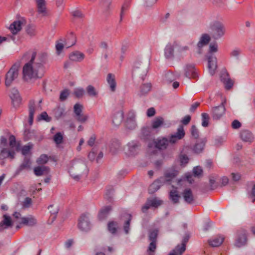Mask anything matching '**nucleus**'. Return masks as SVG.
I'll use <instances>...</instances> for the list:
<instances>
[{"mask_svg":"<svg viewBox=\"0 0 255 255\" xmlns=\"http://www.w3.org/2000/svg\"><path fill=\"white\" fill-rule=\"evenodd\" d=\"M185 76L189 79L198 77L197 70L194 64H187L184 68Z\"/></svg>","mask_w":255,"mask_h":255,"instance_id":"nucleus-15","label":"nucleus"},{"mask_svg":"<svg viewBox=\"0 0 255 255\" xmlns=\"http://www.w3.org/2000/svg\"><path fill=\"white\" fill-rule=\"evenodd\" d=\"M12 225V222L10 217L6 215L3 216V220L0 223V232L4 229L11 227Z\"/></svg>","mask_w":255,"mask_h":255,"instance_id":"nucleus-23","label":"nucleus"},{"mask_svg":"<svg viewBox=\"0 0 255 255\" xmlns=\"http://www.w3.org/2000/svg\"><path fill=\"white\" fill-rule=\"evenodd\" d=\"M180 161L182 165H185L189 161L188 156L185 154H182L180 156Z\"/></svg>","mask_w":255,"mask_h":255,"instance_id":"nucleus-64","label":"nucleus"},{"mask_svg":"<svg viewBox=\"0 0 255 255\" xmlns=\"http://www.w3.org/2000/svg\"><path fill=\"white\" fill-rule=\"evenodd\" d=\"M72 16L75 18H83L84 14L79 10H75L71 12Z\"/></svg>","mask_w":255,"mask_h":255,"instance_id":"nucleus-62","label":"nucleus"},{"mask_svg":"<svg viewBox=\"0 0 255 255\" xmlns=\"http://www.w3.org/2000/svg\"><path fill=\"white\" fill-rule=\"evenodd\" d=\"M193 172L195 176H199L203 173V170L200 166H196L193 168Z\"/></svg>","mask_w":255,"mask_h":255,"instance_id":"nucleus-63","label":"nucleus"},{"mask_svg":"<svg viewBox=\"0 0 255 255\" xmlns=\"http://www.w3.org/2000/svg\"><path fill=\"white\" fill-rule=\"evenodd\" d=\"M178 46V43L174 41L173 43H168L164 49V56L166 59H171L174 57V48Z\"/></svg>","mask_w":255,"mask_h":255,"instance_id":"nucleus-11","label":"nucleus"},{"mask_svg":"<svg viewBox=\"0 0 255 255\" xmlns=\"http://www.w3.org/2000/svg\"><path fill=\"white\" fill-rule=\"evenodd\" d=\"M224 238L221 236H217L209 241V245L213 247L220 246L223 242Z\"/></svg>","mask_w":255,"mask_h":255,"instance_id":"nucleus-29","label":"nucleus"},{"mask_svg":"<svg viewBox=\"0 0 255 255\" xmlns=\"http://www.w3.org/2000/svg\"><path fill=\"white\" fill-rule=\"evenodd\" d=\"M207 142V140L206 138H203L201 139L200 141H198L195 145L193 150L195 152L197 153H199L201 152L204 148L205 143Z\"/></svg>","mask_w":255,"mask_h":255,"instance_id":"nucleus-32","label":"nucleus"},{"mask_svg":"<svg viewBox=\"0 0 255 255\" xmlns=\"http://www.w3.org/2000/svg\"><path fill=\"white\" fill-rule=\"evenodd\" d=\"M53 207H54L53 205H50L48 207V209L49 210V211L51 213L50 219H51L52 222H53V221L55 219L56 217V214L58 212V210H57V208H55L54 210H52V209Z\"/></svg>","mask_w":255,"mask_h":255,"instance_id":"nucleus-54","label":"nucleus"},{"mask_svg":"<svg viewBox=\"0 0 255 255\" xmlns=\"http://www.w3.org/2000/svg\"><path fill=\"white\" fill-rule=\"evenodd\" d=\"M130 4V0H126V1L123 4L120 13V22H122L123 18L125 14V12L128 8Z\"/></svg>","mask_w":255,"mask_h":255,"instance_id":"nucleus-39","label":"nucleus"},{"mask_svg":"<svg viewBox=\"0 0 255 255\" xmlns=\"http://www.w3.org/2000/svg\"><path fill=\"white\" fill-rule=\"evenodd\" d=\"M102 6L103 8V13L105 15H108L110 13V6L112 4V0H102Z\"/></svg>","mask_w":255,"mask_h":255,"instance_id":"nucleus-35","label":"nucleus"},{"mask_svg":"<svg viewBox=\"0 0 255 255\" xmlns=\"http://www.w3.org/2000/svg\"><path fill=\"white\" fill-rule=\"evenodd\" d=\"M34 54L30 58L29 61L26 63L23 67L22 73L23 79L28 81L32 79H36L42 78L43 76V72H40V70L35 67L32 64L33 60L34 59Z\"/></svg>","mask_w":255,"mask_h":255,"instance_id":"nucleus-1","label":"nucleus"},{"mask_svg":"<svg viewBox=\"0 0 255 255\" xmlns=\"http://www.w3.org/2000/svg\"><path fill=\"white\" fill-rule=\"evenodd\" d=\"M150 243L148 247V255H154V252L156 248V242L150 241Z\"/></svg>","mask_w":255,"mask_h":255,"instance_id":"nucleus-51","label":"nucleus"},{"mask_svg":"<svg viewBox=\"0 0 255 255\" xmlns=\"http://www.w3.org/2000/svg\"><path fill=\"white\" fill-rule=\"evenodd\" d=\"M8 139L9 145L11 149L3 148L0 153V158L1 159H4L9 157L12 159L14 158L15 155L14 150L18 151L20 149V142L16 141L15 137L14 135H10Z\"/></svg>","mask_w":255,"mask_h":255,"instance_id":"nucleus-3","label":"nucleus"},{"mask_svg":"<svg viewBox=\"0 0 255 255\" xmlns=\"http://www.w3.org/2000/svg\"><path fill=\"white\" fill-rule=\"evenodd\" d=\"M184 128H178L177 132L172 134L168 140L167 138H158L154 141L156 148L159 149H165L169 143L173 144L182 139L185 135Z\"/></svg>","mask_w":255,"mask_h":255,"instance_id":"nucleus-2","label":"nucleus"},{"mask_svg":"<svg viewBox=\"0 0 255 255\" xmlns=\"http://www.w3.org/2000/svg\"><path fill=\"white\" fill-rule=\"evenodd\" d=\"M170 199L174 203H177L179 201L180 196L176 189L171 190L169 194Z\"/></svg>","mask_w":255,"mask_h":255,"instance_id":"nucleus-37","label":"nucleus"},{"mask_svg":"<svg viewBox=\"0 0 255 255\" xmlns=\"http://www.w3.org/2000/svg\"><path fill=\"white\" fill-rule=\"evenodd\" d=\"M73 94L76 98H81L85 94V91L83 88H77L74 90Z\"/></svg>","mask_w":255,"mask_h":255,"instance_id":"nucleus-55","label":"nucleus"},{"mask_svg":"<svg viewBox=\"0 0 255 255\" xmlns=\"http://www.w3.org/2000/svg\"><path fill=\"white\" fill-rule=\"evenodd\" d=\"M84 57V54L79 51L73 52L69 56V59L75 62L82 61Z\"/></svg>","mask_w":255,"mask_h":255,"instance_id":"nucleus-26","label":"nucleus"},{"mask_svg":"<svg viewBox=\"0 0 255 255\" xmlns=\"http://www.w3.org/2000/svg\"><path fill=\"white\" fill-rule=\"evenodd\" d=\"M164 120L161 117H156L152 122V128H159L163 125Z\"/></svg>","mask_w":255,"mask_h":255,"instance_id":"nucleus-41","label":"nucleus"},{"mask_svg":"<svg viewBox=\"0 0 255 255\" xmlns=\"http://www.w3.org/2000/svg\"><path fill=\"white\" fill-rule=\"evenodd\" d=\"M159 229L157 228H151L148 231V238L150 241L156 242Z\"/></svg>","mask_w":255,"mask_h":255,"instance_id":"nucleus-33","label":"nucleus"},{"mask_svg":"<svg viewBox=\"0 0 255 255\" xmlns=\"http://www.w3.org/2000/svg\"><path fill=\"white\" fill-rule=\"evenodd\" d=\"M220 79L227 90H230L232 88L234 82L231 79L228 73L226 70L222 71Z\"/></svg>","mask_w":255,"mask_h":255,"instance_id":"nucleus-13","label":"nucleus"},{"mask_svg":"<svg viewBox=\"0 0 255 255\" xmlns=\"http://www.w3.org/2000/svg\"><path fill=\"white\" fill-rule=\"evenodd\" d=\"M76 37L73 33L71 32L67 36L66 40L65 42V45L67 48H69L76 44Z\"/></svg>","mask_w":255,"mask_h":255,"instance_id":"nucleus-31","label":"nucleus"},{"mask_svg":"<svg viewBox=\"0 0 255 255\" xmlns=\"http://www.w3.org/2000/svg\"><path fill=\"white\" fill-rule=\"evenodd\" d=\"M151 89V84L150 83L143 84L139 87L137 95L140 97L145 96L149 93Z\"/></svg>","mask_w":255,"mask_h":255,"instance_id":"nucleus-24","label":"nucleus"},{"mask_svg":"<svg viewBox=\"0 0 255 255\" xmlns=\"http://www.w3.org/2000/svg\"><path fill=\"white\" fill-rule=\"evenodd\" d=\"M48 156L46 154H42L37 159L36 162L38 164H46L48 161Z\"/></svg>","mask_w":255,"mask_h":255,"instance_id":"nucleus-49","label":"nucleus"},{"mask_svg":"<svg viewBox=\"0 0 255 255\" xmlns=\"http://www.w3.org/2000/svg\"><path fill=\"white\" fill-rule=\"evenodd\" d=\"M148 201H149V203H150V205L151 207L157 208L160 205H161L162 202V201L157 199L156 198L151 199H148Z\"/></svg>","mask_w":255,"mask_h":255,"instance_id":"nucleus-47","label":"nucleus"},{"mask_svg":"<svg viewBox=\"0 0 255 255\" xmlns=\"http://www.w3.org/2000/svg\"><path fill=\"white\" fill-rule=\"evenodd\" d=\"M112 210V207L110 206H107L103 207L100 210L98 216L100 220L105 219L109 215L110 211Z\"/></svg>","mask_w":255,"mask_h":255,"instance_id":"nucleus-34","label":"nucleus"},{"mask_svg":"<svg viewBox=\"0 0 255 255\" xmlns=\"http://www.w3.org/2000/svg\"><path fill=\"white\" fill-rule=\"evenodd\" d=\"M86 91L90 97H97L98 95V91L92 85H88L86 88Z\"/></svg>","mask_w":255,"mask_h":255,"instance_id":"nucleus-38","label":"nucleus"},{"mask_svg":"<svg viewBox=\"0 0 255 255\" xmlns=\"http://www.w3.org/2000/svg\"><path fill=\"white\" fill-rule=\"evenodd\" d=\"M240 136L244 141L247 142L251 143L254 139L252 133L248 129L243 130L240 133Z\"/></svg>","mask_w":255,"mask_h":255,"instance_id":"nucleus-21","label":"nucleus"},{"mask_svg":"<svg viewBox=\"0 0 255 255\" xmlns=\"http://www.w3.org/2000/svg\"><path fill=\"white\" fill-rule=\"evenodd\" d=\"M128 220L125 222L124 225V230L126 234L129 233L130 222L132 219V216L130 214H127Z\"/></svg>","mask_w":255,"mask_h":255,"instance_id":"nucleus-42","label":"nucleus"},{"mask_svg":"<svg viewBox=\"0 0 255 255\" xmlns=\"http://www.w3.org/2000/svg\"><path fill=\"white\" fill-rule=\"evenodd\" d=\"M160 188V182L159 181H155L151 184L149 187V191L150 193H152L156 191Z\"/></svg>","mask_w":255,"mask_h":255,"instance_id":"nucleus-43","label":"nucleus"},{"mask_svg":"<svg viewBox=\"0 0 255 255\" xmlns=\"http://www.w3.org/2000/svg\"><path fill=\"white\" fill-rule=\"evenodd\" d=\"M19 63L14 64L7 72L5 77V85L9 87L18 76Z\"/></svg>","mask_w":255,"mask_h":255,"instance_id":"nucleus-7","label":"nucleus"},{"mask_svg":"<svg viewBox=\"0 0 255 255\" xmlns=\"http://www.w3.org/2000/svg\"><path fill=\"white\" fill-rule=\"evenodd\" d=\"M83 109V106L80 104L77 103L74 106V112L76 116L81 114Z\"/></svg>","mask_w":255,"mask_h":255,"instance_id":"nucleus-58","label":"nucleus"},{"mask_svg":"<svg viewBox=\"0 0 255 255\" xmlns=\"http://www.w3.org/2000/svg\"><path fill=\"white\" fill-rule=\"evenodd\" d=\"M191 120V117L190 115L185 116L181 121L182 126L180 128H182V126H186L190 122Z\"/></svg>","mask_w":255,"mask_h":255,"instance_id":"nucleus-59","label":"nucleus"},{"mask_svg":"<svg viewBox=\"0 0 255 255\" xmlns=\"http://www.w3.org/2000/svg\"><path fill=\"white\" fill-rule=\"evenodd\" d=\"M107 81L110 86L111 91L113 92H115L117 85L115 75L109 73L107 75Z\"/></svg>","mask_w":255,"mask_h":255,"instance_id":"nucleus-28","label":"nucleus"},{"mask_svg":"<svg viewBox=\"0 0 255 255\" xmlns=\"http://www.w3.org/2000/svg\"><path fill=\"white\" fill-rule=\"evenodd\" d=\"M25 30L27 34L31 36H34L36 34L35 26L33 25H27L26 27Z\"/></svg>","mask_w":255,"mask_h":255,"instance_id":"nucleus-45","label":"nucleus"},{"mask_svg":"<svg viewBox=\"0 0 255 255\" xmlns=\"http://www.w3.org/2000/svg\"><path fill=\"white\" fill-rule=\"evenodd\" d=\"M53 139L56 144H60L62 141L63 136L60 132H58L54 136Z\"/></svg>","mask_w":255,"mask_h":255,"instance_id":"nucleus-61","label":"nucleus"},{"mask_svg":"<svg viewBox=\"0 0 255 255\" xmlns=\"http://www.w3.org/2000/svg\"><path fill=\"white\" fill-rule=\"evenodd\" d=\"M175 79V77L172 72H168L164 75V80L168 83H170L174 81Z\"/></svg>","mask_w":255,"mask_h":255,"instance_id":"nucleus-52","label":"nucleus"},{"mask_svg":"<svg viewBox=\"0 0 255 255\" xmlns=\"http://www.w3.org/2000/svg\"><path fill=\"white\" fill-rule=\"evenodd\" d=\"M226 100H224L220 105L212 107L211 110V115L213 120H220L225 114L226 108L225 104Z\"/></svg>","mask_w":255,"mask_h":255,"instance_id":"nucleus-8","label":"nucleus"},{"mask_svg":"<svg viewBox=\"0 0 255 255\" xmlns=\"http://www.w3.org/2000/svg\"><path fill=\"white\" fill-rule=\"evenodd\" d=\"M10 98L13 107L17 108L18 107L21 102V99L17 89L15 88L11 89Z\"/></svg>","mask_w":255,"mask_h":255,"instance_id":"nucleus-16","label":"nucleus"},{"mask_svg":"<svg viewBox=\"0 0 255 255\" xmlns=\"http://www.w3.org/2000/svg\"><path fill=\"white\" fill-rule=\"evenodd\" d=\"M34 54H35L34 59L33 60L32 64L40 70H42L44 65L46 63L47 61V54L46 53H40L37 55L35 52H32L31 53L28 52L23 55V58L26 56H30L31 58L33 56Z\"/></svg>","mask_w":255,"mask_h":255,"instance_id":"nucleus-5","label":"nucleus"},{"mask_svg":"<svg viewBox=\"0 0 255 255\" xmlns=\"http://www.w3.org/2000/svg\"><path fill=\"white\" fill-rule=\"evenodd\" d=\"M32 147L33 144L31 143H28L27 145L23 146L21 149L20 148V150H21V153L23 155H26L29 153Z\"/></svg>","mask_w":255,"mask_h":255,"instance_id":"nucleus-46","label":"nucleus"},{"mask_svg":"<svg viewBox=\"0 0 255 255\" xmlns=\"http://www.w3.org/2000/svg\"><path fill=\"white\" fill-rule=\"evenodd\" d=\"M38 121L43 120L46 122H49L51 121V118L49 117L46 112H42L37 118Z\"/></svg>","mask_w":255,"mask_h":255,"instance_id":"nucleus-50","label":"nucleus"},{"mask_svg":"<svg viewBox=\"0 0 255 255\" xmlns=\"http://www.w3.org/2000/svg\"><path fill=\"white\" fill-rule=\"evenodd\" d=\"M118 227V223L114 221L110 222L108 225L109 231L113 234H114L116 233Z\"/></svg>","mask_w":255,"mask_h":255,"instance_id":"nucleus-40","label":"nucleus"},{"mask_svg":"<svg viewBox=\"0 0 255 255\" xmlns=\"http://www.w3.org/2000/svg\"><path fill=\"white\" fill-rule=\"evenodd\" d=\"M78 227L82 231L87 232L91 229V225L89 217L82 214L79 218Z\"/></svg>","mask_w":255,"mask_h":255,"instance_id":"nucleus-9","label":"nucleus"},{"mask_svg":"<svg viewBox=\"0 0 255 255\" xmlns=\"http://www.w3.org/2000/svg\"><path fill=\"white\" fill-rule=\"evenodd\" d=\"M20 223L27 226H34L37 224V220L34 216L29 215L27 217L21 218Z\"/></svg>","mask_w":255,"mask_h":255,"instance_id":"nucleus-20","label":"nucleus"},{"mask_svg":"<svg viewBox=\"0 0 255 255\" xmlns=\"http://www.w3.org/2000/svg\"><path fill=\"white\" fill-rule=\"evenodd\" d=\"M247 242V235L246 231H241L238 233V237L236 240L235 246L241 247L244 246Z\"/></svg>","mask_w":255,"mask_h":255,"instance_id":"nucleus-18","label":"nucleus"},{"mask_svg":"<svg viewBox=\"0 0 255 255\" xmlns=\"http://www.w3.org/2000/svg\"><path fill=\"white\" fill-rule=\"evenodd\" d=\"M178 174V171L175 170H167L165 173V176L166 178H168V180H170L175 177Z\"/></svg>","mask_w":255,"mask_h":255,"instance_id":"nucleus-48","label":"nucleus"},{"mask_svg":"<svg viewBox=\"0 0 255 255\" xmlns=\"http://www.w3.org/2000/svg\"><path fill=\"white\" fill-rule=\"evenodd\" d=\"M190 236L188 234H186L184 236L182 241V244L180 246V249L182 250V251H184L186 250V243L188 242Z\"/></svg>","mask_w":255,"mask_h":255,"instance_id":"nucleus-53","label":"nucleus"},{"mask_svg":"<svg viewBox=\"0 0 255 255\" xmlns=\"http://www.w3.org/2000/svg\"><path fill=\"white\" fill-rule=\"evenodd\" d=\"M211 29V34L214 39H219L223 37L226 31L224 25L219 21L211 22L209 26Z\"/></svg>","mask_w":255,"mask_h":255,"instance_id":"nucleus-6","label":"nucleus"},{"mask_svg":"<svg viewBox=\"0 0 255 255\" xmlns=\"http://www.w3.org/2000/svg\"><path fill=\"white\" fill-rule=\"evenodd\" d=\"M22 22L21 20H16L10 24L9 29L13 35L16 34L22 28Z\"/></svg>","mask_w":255,"mask_h":255,"instance_id":"nucleus-22","label":"nucleus"},{"mask_svg":"<svg viewBox=\"0 0 255 255\" xmlns=\"http://www.w3.org/2000/svg\"><path fill=\"white\" fill-rule=\"evenodd\" d=\"M202 116V126L204 127H208L209 125V122L210 117L208 114L203 113L201 115Z\"/></svg>","mask_w":255,"mask_h":255,"instance_id":"nucleus-44","label":"nucleus"},{"mask_svg":"<svg viewBox=\"0 0 255 255\" xmlns=\"http://www.w3.org/2000/svg\"><path fill=\"white\" fill-rule=\"evenodd\" d=\"M128 154L130 155H134L137 153L138 149V145L136 141H131L129 142L128 145Z\"/></svg>","mask_w":255,"mask_h":255,"instance_id":"nucleus-27","label":"nucleus"},{"mask_svg":"<svg viewBox=\"0 0 255 255\" xmlns=\"http://www.w3.org/2000/svg\"><path fill=\"white\" fill-rule=\"evenodd\" d=\"M37 12L42 16H45L47 15V11L46 6L37 7Z\"/></svg>","mask_w":255,"mask_h":255,"instance_id":"nucleus-60","label":"nucleus"},{"mask_svg":"<svg viewBox=\"0 0 255 255\" xmlns=\"http://www.w3.org/2000/svg\"><path fill=\"white\" fill-rule=\"evenodd\" d=\"M126 126L129 128H134L137 126L136 122V113L133 110H130L127 116Z\"/></svg>","mask_w":255,"mask_h":255,"instance_id":"nucleus-14","label":"nucleus"},{"mask_svg":"<svg viewBox=\"0 0 255 255\" xmlns=\"http://www.w3.org/2000/svg\"><path fill=\"white\" fill-rule=\"evenodd\" d=\"M149 65V62L147 60L136 61L133 65L132 75L144 80L147 73Z\"/></svg>","mask_w":255,"mask_h":255,"instance_id":"nucleus-4","label":"nucleus"},{"mask_svg":"<svg viewBox=\"0 0 255 255\" xmlns=\"http://www.w3.org/2000/svg\"><path fill=\"white\" fill-rule=\"evenodd\" d=\"M33 172L36 176H40L48 174L49 168L48 167L45 166H38L34 167Z\"/></svg>","mask_w":255,"mask_h":255,"instance_id":"nucleus-25","label":"nucleus"},{"mask_svg":"<svg viewBox=\"0 0 255 255\" xmlns=\"http://www.w3.org/2000/svg\"><path fill=\"white\" fill-rule=\"evenodd\" d=\"M182 196L184 201L188 204H192L195 200L192 191L189 188L185 189L183 191Z\"/></svg>","mask_w":255,"mask_h":255,"instance_id":"nucleus-19","label":"nucleus"},{"mask_svg":"<svg viewBox=\"0 0 255 255\" xmlns=\"http://www.w3.org/2000/svg\"><path fill=\"white\" fill-rule=\"evenodd\" d=\"M53 112L54 116L57 119L63 118L65 116V109L61 107L56 108Z\"/></svg>","mask_w":255,"mask_h":255,"instance_id":"nucleus-36","label":"nucleus"},{"mask_svg":"<svg viewBox=\"0 0 255 255\" xmlns=\"http://www.w3.org/2000/svg\"><path fill=\"white\" fill-rule=\"evenodd\" d=\"M28 126H31L33 124V117L35 112L37 110V107L36 106L35 102L34 100H31L29 101L28 105Z\"/></svg>","mask_w":255,"mask_h":255,"instance_id":"nucleus-12","label":"nucleus"},{"mask_svg":"<svg viewBox=\"0 0 255 255\" xmlns=\"http://www.w3.org/2000/svg\"><path fill=\"white\" fill-rule=\"evenodd\" d=\"M210 37L208 34H203L200 37V40L197 44V53L201 54L202 53V48L207 45L210 41Z\"/></svg>","mask_w":255,"mask_h":255,"instance_id":"nucleus-17","label":"nucleus"},{"mask_svg":"<svg viewBox=\"0 0 255 255\" xmlns=\"http://www.w3.org/2000/svg\"><path fill=\"white\" fill-rule=\"evenodd\" d=\"M184 252V251H182V250L180 249V245H178L168 255H181Z\"/></svg>","mask_w":255,"mask_h":255,"instance_id":"nucleus-56","label":"nucleus"},{"mask_svg":"<svg viewBox=\"0 0 255 255\" xmlns=\"http://www.w3.org/2000/svg\"><path fill=\"white\" fill-rule=\"evenodd\" d=\"M69 90L68 89H65L61 92L59 97V100L60 101H65L68 96H69Z\"/></svg>","mask_w":255,"mask_h":255,"instance_id":"nucleus-57","label":"nucleus"},{"mask_svg":"<svg viewBox=\"0 0 255 255\" xmlns=\"http://www.w3.org/2000/svg\"><path fill=\"white\" fill-rule=\"evenodd\" d=\"M207 59L208 60V68L209 72L211 75L215 74L216 70L217 68V58L211 54L207 55Z\"/></svg>","mask_w":255,"mask_h":255,"instance_id":"nucleus-10","label":"nucleus"},{"mask_svg":"<svg viewBox=\"0 0 255 255\" xmlns=\"http://www.w3.org/2000/svg\"><path fill=\"white\" fill-rule=\"evenodd\" d=\"M124 116V113L123 111H119L114 115L113 119V123L115 126H120L123 120Z\"/></svg>","mask_w":255,"mask_h":255,"instance_id":"nucleus-30","label":"nucleus"}]
</instances>
